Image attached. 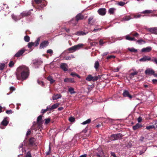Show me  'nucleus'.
I'll return each instance as SVG.
<instances>
[{
	"instance_id": "obj_50",
	"label": "nucleus",
	"mask_w": 157,
	"mask_h": 157,
	"mask_svg": "<svg viewBox=\"0 0 157 157\" xmlns=\"http://www.w3.org/2000/svg\"><path fill=\"white\" fill-rule=\"evenodd\" d=\"M49 151H47L45 153L46 155H49L50 154V153H51V147H50V146H49Z\"/></svg>"
},
{
	"instance_id": "obj_36",
	"label": "nucleus",
	"mask_w": 157,
	"mask_h": 157,
	"mask_svg": "<svg viewBox=\"0 0 157 157\" xmlns=\"http://www.w3.org/2000/svg\"><path fill=\"white\" fill-rule=\"evenodd\" d=\"M47 79L48 81L50 82L51 83H52L54 82L55 81V80H54L52 76H48L47 78Z\"/></svg>"
},
{
	"instance_id": "obj_39",
	"label": "nucleus",
	"mask_w": 157,
	"mask_h": 157,
	"mask_svg": "<svg viewBox=\"0 0 157 157\" xmlns=\"http://www.w3.org/2000/svg\"><path fill=\"white\" fill-rule=\"evenodd\" d=\"M91 121V119H89L86 120V121L83 122L82 123H81L83 125H85L86 124H89Z\"/></svg>"
},
{
	"instance_id": "obj_8",
	"label": "nucleus",
	"mask_w": 157,
	"mask_h": 157,
	"mask_svg": "<svg viewBox=\"0 0 157 157\" xmlns=\"http://www.w3.org/2000/svg\"><path fill=\"white\" fill-rule=\"evenodd\" d=\"M152 57H149L148 56H144L142 58L140 59L139 61L140 62H145L146 61H151Z\"/></svg>"
},
{
	"instance_id": "obj_17",
	"label": "nucleus",
	"mask_w": 157,
	"mask_h": 157,
	"mask_svg": "<svg viewBox=\"0 0 157 157\" xmlns=\"http://www.w3.org/2000/svg\"><path fill=\"white\" fill-rule=\"evenodd\" d=\"M36 139L33 137H31L29 140V144L30 146H33L35 145Z\"/></svg>"
},
{
	"instance_id": "obj_20",
	"label": "nucleus",
	"mask_w": 157,
	"mask_h": 157,
	"mask_svg": "<svg viewBox=\"0 0 157 157\" xmlns=\"http://www.w3.org/2000/svg\"><path fill=\"white\" fill-rule=\"evenodd\" d=\"M88 32H85V31H77L76 33V35L78 36H81L86 35L87 34Z\"/></svg>"
},
{
	"instance_id": "obj_33",
	"label": "nucleus",
	"mask_w": 157,
	"mask_h": 157,
	"mask_svg": "<svg viewBox=\"0 0 157 157\" xmlns=\"http://www.w3.org/2000/svg\"><path fill=\"white\" fill-rule=\"evenodd\" d=\"M59 105V103H56L53 105L52 106L50 107V110H52V109H56L58 107Z\"/></svg>"
},
{
	"instance_id": "obj_5",
	"label": "nucleus",
	"mask_w": 157,
	"mask_h": 157,
	"mask_svg": "<svg viewBox=\"0 0 157 157\" xmlns=\"http://www.w3.org/2000/svg\"><path fill=\"white\" fill-rule=\"evenodd\" d=\"M40 37H38L35 42L33 43L32 42H29L28 44V46L29 48H31L33 46H37L39 44L40 41Z\"/></svg>"
},
{
	"instance_id": "obj_30",
	"label": "nucleus",
	"mask_w": 157,
	"mask_h": 157,
	"mask_svg": "<svg viewBox=\"0 0 157 157\" xmlns=\"http://www.w3.org/2000/svg\"><path fill=\"white\" fill-rule=\"evenodd\" d=\"M31 14V12L30 11L27 12H23L21 13V15L22 17L28 16Z\"/></svg>"
},
{
	"instance_id": "obj_52",
	"label": "nucleus",
	"mask_w": 157,
	"mask_h": 157,
	"mask_svg": "<svg viewBox=\"0 0 157 157\" xmlns=\"http://www.w3.org/2000/svg\"><path fill=\"white\" fill-rule=\"evenodd\" d=\"M25 157H32L30 151H29L27 153Z\"/></svg>"
},
{
	"instance_id": "obj_18",
	"label": "nucleus",
	"mask_w": 157,
	"mask_h": 157,
	"mask_svg": "<svg viewBox=\"0 0 157 157\" xmlns=\"http://www.w3.org/2000/svg\"><path fill=\"white\" fill-rule=\"evenodd\" d=\"M42 117L43 116L40 115L37 118V122L36 123L40 126L42 124Z\"/></svg>"
},
{
	"instance_id": "obj_41",
	"label": "nucleus",
	"mask_w": 157,
	"mask_h": 157,
	"mask_svg": "<svg viewBox=\"0 0 157 157\" xmlns=\"http://www.w3.org/2000/svg\"><path fill=\"white\" fill-rule=\"evenodd\" d=\"M154 128H155V126L154 125H152L147 126L146 127V129L147 130H150Z\"/></svg>"
},
{
	"instance_id": "obj_11",
	"label": "nucleus",
	"mask_w": 157,
	"mask_h": 157,
	"mask_svg": "<svg viewBox=\"0 0 157 157\" xmlns=\"http://www.w3.org/2000/svg\"><path fill=\"white\" fill-rule=\"evenodd\" d=\"M49 42L48 40H44L42 41L40 44V48H43L47 46L49 44Z\"/></svg>"
},
{
	"instance_id": "obj_48",
	"label": "nucleus",
	"mask_w": 157,
	"mask_h": 157,
	"mask_svg": "<svg viewBox=\"0 0 157 157\" xmlns=\"http://www.w3.org/2000/svg\"><path fill=\"white\" fill-rule=\"evenodd\" d=\"M14 63L13 61H10L9 64V66L10 67H12L14 66Z\"/></svg>"
},
{
	"instance_id": "obj_12",
	"label": "nucleus",
	"mask_w": 157,
	"mask_h": 157,
	"mask_svg": "<svg viewBox=\"0 0 157 157\" xmlns=\"http://www.w3.org/2000/svg\"><path fill=\"white\" fill-rule=\"evenodd\" d=\"M98 12L101 15H105L106 13V9L103 8H100L98 10Z\"/></svg>"
},
{
	"instance_id": "obj_29",
	"label": "nucleus",
	"mask_w": 157,
	"mask_h": 157,
	"mask_svg": "<svg viewBox=\"0 0 157 157\" xmlns=\"http://www.w3.org/2000/svg\"><path fill=\"white\" fill-rule=\"evenodd\" d=\"M141 16L142 15L141 14H139L138 13L131 14V16L132 17V19L133 18H140Z\"/></svg>"
},
{
	"instance_id": "obj_14",
	"label": "nucleus",
	"mask_w": 157,
	"mask_h": 157,
	"mask_svg": "<svg viewBox=\"0 0 157 157\" xmlns=\"http://www.w3.org/2000/svg\"><path fill=\"white\" fill-rule=\"evenodd\" d=\"M88 24L91 25H93L95 22V20L94 19V17L91 16L88 19Z\"/></svg>"
},
{
	"instance_id": "obj_26",
	"label": "nucleus",
	"mask_w": 157,
	"mask_h": 157,
	"mask_svg": "<svg viewBox=\"0 0 157 157\" xmlns=\"http://www.w3.org/2000/svg\"><path fill=\"white\" fill-rule=\"evenodd\" d=\"M116 9L114 8H111L109 9L108 13L111 15H113Z\"/></svg>"
},
{
	"instance_id": "obj_45",
	"label": "nucleus",
	"mask_w": 157,
	"mask_h": 157,
	"mask_svg": "<svg viewBox=\"0 0 157 157\" xmlns=\"http://www.w3.org/2000/svg\"><path fill=\"white\" fill-rule=\"evenodd\" d=\"M151 62H154L157 65V58L155 57H152Z\"/></svg>"
},
{
	"instance_id": "obj_58",
	"label": "nucleus",
	"mask_w": 157,
	"mask_h": 157,
	"mask_svg": "<svg viewBox=\"0 0 157 157\" xmlns=\"http://www.w3.org/2000/svg\"><path fill=\"white\" fill-rule=\"evenodd\" d=\"M152 82L153 84H157V79H153L152 80Z\"/></svg>"
},
{
	"instance_id": "obj_56",
	"label": "nucleus",
	"mask_w": 157,
	"mask_h": 157,
	"mask_svg": "<svg viewBox=\"0 0 157 157\" xmlns=\"http://www.w3.org/2000/svg\"><path fill=\"white\" fill-rule=\"evenodd\" d=\"M125 4V3L122 2H120L118 3V5L121 6H123Z\"/></svg>"
},
{
	"instance_id": "obj_44",
	"label": "nucleus",
	"mask_w": 157,
	"mask_h": 157,
	"mask_svg": "<svg viewBox=\"0 0 157 157\" xmlns=\"http://www.w3.org/2000/svg\"><path fill=\"white\" fill-rule=\"evenodd\" d=\"M5 65L4 63H0V70H2L4 68Z\"/></svg>"
},
{
	"instance_id": "obj_2",
	"label": "nucleus",
	"mask_w": 157,
	"mask_h": 157,
	"mask_svg": "<svg viewBox=\"0 0 157 157\" xmlns=\"http://www.w3.org/2000/svg\"><path fill=\"white\" fill-rule=\"evenodd\" d=\"M34 1L36 5H33V6L36 9L40 10L46 5V2L43 1L42 0H34Z\"/></svg>"
},
{
	"instance_id": "obj_43",
	"label": "nucleus",
	"mask_w": 157,
	"mask_h": 157,
	"mask_svg": "<svg viewBox=\"0 0 157 157\" xmlns=\"http://www.w3.org/2000/svg\"><path fill=\"white\" fill-rule=\"evenodd\" d=\"M71 75L72 76H73V77H74L76 76L77 77H78V78H80V76L79 75L76 74V73H75V72L71 73Z\"/></svg>"
},
{
	"instance_id": "obj_49",
	"label": "nucleus",
	"mask_w": 157,
	"mask_h": 157,
	"mask_svg": "<svg viewBox=\"0 0 157 157\" xmlns=\"http://www.w3.org/2000/svg\"><path fill=\"white\" fill-rule=\"evenodd\" d=\"M37 82L41 86H44V83L43 81L39 80H38Z\"/></svg>"
},
{
	"instance_id": "obj_62",
	"label": "nucleus",
	"mask_w": 157,
	"mask_h": 157,
	"mask_svg": "<svg viewBox=\"0 0 157 157\" xmlns=\"http://www.w3.org/2000/svg\"><path fill=\"white\" fill-rule=\"evenodd\" d=\"M137 120L138 122H141L142 121V118L140 117H139L138 118Z\"/></svg>"
},
{
	"instance_id": "obj_40",
	"label": "nucleus",
	"mask_w": 157,
	"mask_h": 157,
	"mask_svg": "<svg viewBox=\"0 0 157 157\" xmlns=\"http://www.w3.org/2000/svg\"><path fill=\"white\" fill-rule=\"evenodd\" d=\"M99 63L98 61H96L94 63V67L96 70H97L99 67Z\"/></svg>"
},
{
	"instance_id": "obj_63",
	"label": "nucleus",
	"mask_w": 157,
	"mask_h": 157,
	"mask_svg": "<svg viewBox=\"0 0 157 157\" xmlns=\"http://www.w3.org/2000/svg\"><path fill=\"white\" fill-rule=\"evenodd\" d=\"M10 91H13L15 90V88L13 86H12L10 87Z\"/></svg>"
},
{
	"instance_id": "obj_54",
	"label": "nucleus",
	"mask_w": 157,
	"mask_h": 157,
	"mask_svg": "<svg viewBox=\"0 0 157 157\" xmlns=\"http://www.w3.org/2000/svg\"><path fill=\"white\" fill-rule=\"evenodd\" d=\"M98 76H95L94 77H93V82H95L97 81L98 79Z\"/></svg>"
},
{
	"instance_id": "obj_9",
	"label": "nucleus",
	"mask_w": 157,
	"mask_h": 157,
	"mask_svg": "<svg viewBox=\"0 0 157 157\" xmlns=\"http://www.w3.org/2000/svg\"><path fill=\"white\" fill-rule=\"evenodd\" d=\"M122 95L124 97H128L129 99L131 100L132 98V96L129 93L128 91L127 90H124L123 94Z\"/></svg>"
},
{
	"instance_id": "obj_60",
	"label": "nucleus",
	"mask_w": 157,
	"mask_h": 157,
	"mask_svg": "<svg viewBox=\"0 0 157 157\" xmlns=\"http://www.w3.org/2000/svg\"><path fill=\"white\" fill-rule=\"evenodd\" d=\"M115 56H114L111 55V56H108L107 59H110L111 58H115Z\"/></svg>"
},
{
	"instance_id": "obj_59",
	"label": "nucleus",
	"mask_w": 157,
	"mask_h": 157,
	"mask_svg": "<svg viewBox=\"0 0 157 157\" xmlns=\"http://www.w3.org/2000/svg\"><path fill=\"white\" fill-rule=\"evenodd\" d=\"M153 125H154L155 126V128L157 127V120H156L153 121Z\"/></svg>"
},
{
	"instance_id": "obj_64",
	"label": "nucleus",
	"mask_w": 157,
	"mask_h": 157,
	"mask_svg": "<svg viewBox=\"0 0 157 157\" xmlns=\"http://www.w3.org/2000/svg\"><path fill=\"white\" fill-rule=\"evenodd\" d=\"M99 42L100 45H102L104 43L103 40L102 39H100V40Z\"/></svg>"
},
{
	"instance_id": "obj_22",
	"label": "nucleus",
	"mask_w": 157,
	"mask_h": 157,
	"mask_svg": "<svg viewBox=\"0 0 157 157\" xmlns=\"http://www.w3.org/2000/svg\"><path fill=\"white\" fill-rule=\"evenodd\" d=\"M138 73V72L137 71H134V72L131 73L129 74L128 76V78H130V79H132L133 77H134L135 75H137Z\"/></svg>"
},
{
	"instance_id": "obj_7",
	"label": "nucleus",
	"mask_w": 157,
	"mask_h": 157,
	"mask_svg": "<svg viewBox=\"0 0 157 157\" xmlns=\"http://www.w3.org/2000/svg\"><path fill=\"white\" fill-rule=\"evenodd\" d=\"M26 49L25 48H22L19 50L14 55V56L17 58L20 57L26 51Z\"/></svg>"
},
{
	"instance_id": "obj_28",
	"label": "nucleus",
	"mask_w": 157,
	"mask_h": 157,
	"mask_svg": "<svg viewBox=\"0 0 157 157\" xmlns=\"http://www.w3.org/2000/svg\"><path fill=\"white\" fill-rule=\"evenodd\" d=\"M142 127V126L139 123L137 124L136 125L133 127V129L134 130H135L137 129Z\"/></svg>"
},
{
	"instance_id": "obj_47",
	"label": "nucleus",
	"mask_w": 157,
	"mask_h": 157,
	"mask_svg": "<svg viewBox=\"0 0 157 157\" xmlns=\"http://www.w3.org/2000/svg\"><path fill=\"white\" fill-rule=\"evenodd\" d=\"M41 63V62H40V61H38V60H35V61L33 63V64H34V65H40Z\"/></svg>"
},
{
	"instance_id": "obj_37",
	"label": "nucleus",
	"mask_w": 157,
	"mask_h": 157,
	"mask_svg": "<svg viewBox=\"0 0 157 157\" xmlns=\"http://www.w3.org/2000/svg\"><path fill=\"white\" fill-rule=\"evenodd\" d=\"M68 91L71 94L75 93V92L74 91V89L72 87L69 88H68Z\"/></svg>"
},
{
	"instance_id": "obj_53",
	"label": "nucleus",
	"mask_w": 157,
	"mask_h": 157,
	"mask_svg": "<svg viewBox=\"0 0 157 157\" xmlns=\"http://www.w3.org/2000/svg\"><path fill=\"white\" fill-rule=\"evenodd\" d=\"M69 121L71 122H73L75 121V118L73 117H71L69 118Z\"/></svg>"
},
{
	"instance_id": "obj_34",
	"label": "nucleus",
	"mask_w": 157,
	"mask_h": 157,
	"mask_svg": "<svg viewBox=\"0 0 157 157\" xmlns=\"http://www.w3.org/2000/svg\"><path fill=\"white\" fill-rule=\"evenodd\" d=\"M153 12V11L151 10H146L141 12V13L143 14H146L152 13Z\"/></svg>"
},
{
	"instance_id": "obj_61",
	"label": "nucleus",
	"mask_w": 157,
	"mask_h": 157,
	"mask_svg": "<svg viewBox=\"0 0 157 157\" xmlns=\"http://www.w3.org/2000/svg\"><path fill=\"white\" fill-rule=\"evenodd\" d=\"M31 131L30 129H28L26 133V135L27 136H28L31 134Z\"/></svg>"
},
{
	"instance_id": "obj_16",
	"label": "nucleus",
	"mask_w": 157,
	"mask_h": 157,
	"mask_svg": "<svg viewBox=\"0 0 157 157\" xmlns=\"http://www.w3.org/2000/svg\"><path fill=\"white\" fill-rule=\"evenodd\" d=\"M152 49L151 47H147L142 49L141 52H150Z\"/></svg>"
},
{
	"instance_id": "obj_21",
	"label": "nucleus",
	"mask_w": 157,
	"mask_h": 157,
	"mask_svg": "<svg viewBox=\"0 0 157 157\" xmlns=\"http://www.w3.org/2000/svg\"><path fill=\"white\" fill-rule=\"evenodd\" d=\"M149 31L150 32L154 34H157V28H149L148 29Z\"/></svg>"
},
{
	"instance_id": "obj_27",
	"label": "nucleus",
	"mask_w": 157,
	"mask_h": 157,
	"mask_svg": "<svg viewBox=\"0 0 157 157\" xmlns=\"http://www.w3.org/2000/svg\"><path fill=\"white\" fill-rule=\"evenodd\" d=\"M61 95L60 94H57L53 96L52 98L53 100H55L61 98Z\"/></svg>"
},
{
	"instance_id": "obj_46",
	"label": "nucleus",
	"mask_w": 157,
	"mask_h": 157,
	"mask_svg": "<svg viewBox=\"0 0 157 157\" xmlns=\"http://www.w3.org/2000/svg\"><path fill=\"white\" fill-rule=\"evenodd\" d=\"M12 17L15 21H17L19 19L17 16L13 14L12 15Z\"/></svg>"
},
{
	"instance_id": "obj_15",
	"label": "nucleus",
	"mask_w": 157,
	"mask_h": 157,
	"mask_svg": "<svg viewBox=\"0 0 157 157\" xmlns=\"http://www.w3.org/2000/svg\"><path fill=\"white\" fill-rule=\"evenodd\" d=\"M60 67L64 71H67L68 66L67 64L64 63H62L60 65Z\"/></svg>"
},
{
	"instance_id": "obj_51",
	"label": "nucleus",
	"mask_w": 157,
	"mask_h": 157,
	"mask_svg": "<svg viewBox=\"0 0 157 157\" xmlns=\"http://www.w3.org/2000/svg\"><path fill=\"white\" fill-rule=\"evenodd\" d=\"M45 123L46 124H48L50 121V118H48L46 119L45 120Z\"/></svg>"
},
{
	"instance_id": "obj_19",
	"label": "nucleus",
	"mask_w": 157,
	"mask_h": 157,
	"mask_svg": "<svg viewBox=\"0 0 157 157\" xmlns=\"http://www.w3.org/2000/svg\"><path fill=\"white\" fill-rule=\"evenodd\" d=\"M8 117H5L1 123V124L4 126H6L9 123V121H7V119L8 118Z\"/></svg>"
},
{
	"instance_id": "obj_10",
	"label": "nucleus",
	"mask_w": 157,
	"mask_h": 157,
	"mask_svg": "<svg viewBox=\"0 0 157 157\" xmlns=\"http://www.w3.org/2000/svg\"><path fill=\"white\" fill-rule=\"evenodd\" d=\"M145 73L147 75H153L154 76L155 71L152 69L150 68L147 69L145 71Z\"/></svg>"
},
{
	"instance_id": "obj_4",
	"label": "nucleus",
	"mask_w": 157,
	"mask_h": 157,
	"mask_svg": "<svg viewBox=\"0 0 157 157\" xmlns=\"http://www.w3.org/2000/svg\"><path fill=\"white\" fill-rule=\"evenodd\" d=\"M94 154L97 157H104L103 151L101 148H98L94 151Z\"/></svg>"
},
{
	"instance_id": "obj_13",
	"label": "nucleus",
	"mask_w": 157,
	"mask_h": 157,
	"mask_svg": "<svg viewBox=\"0 0 157 157\" xmlns=\"http://www.w3.org/2000/svg\"><path fill=\"white\" fill-rule=\"evenodd\" d=\"M84 16L81 13H78L75 17V20L77 22L80 20H82L84 19Z\"/></svg>"
},
{
	"instance_id": "obj_6",
	"label": "nucleus",
	"mask_w": 157,
	"mask_h": 157,
	"mask_svg": "<svg viewBox=\"0 0 157 157\" xmlns=\"http://www.w3.org/2000/svg\"><path fill=\"white\" fill-rule=\"evenodd\" d=\"M122 136L120 133H118L115 134H113L111 136L110 139L111 140H114L117 139H120L122 138Z\"/></svg>"
},
{
	"instance_id": "obj_24",
	"label": "nucleus",
	"mask_w": 157,
	"mask_h": 157,
	"mask_svg": "<svg viewBox=\"0 0 157 157\" xmlns=\"http://www.w3.org/2000/svg\"><path fill=\"white\" fill-rule=\"evenodd\" d=\"M125 39L127 40L130 41H136V40L133 37H131L128 35H127L125 36Z\"/></svg>"
},
{
	"instance_id": "obj_31",
	"label": "nucleus",
	"mask_w": 157,
	"mask_h": 157,
	"mask_svg": "<svg viewBox=\"0 0 157 157\" xmlns=\"http://www.w3.org/2000/svg\"><path fill=\"white\" fill-rule=\"evenodd\" d=\"M130 35L132 36H134L138 38H139V34L136 32H133L130 33Z\"/></svg>"
},
{
	"instance_id": "obj_38",
	"label": "nucleus",
	"mask_w": 157,
	"mask_h": 157,
	"mask_svg": "<svg viewBox=\"0 0 157 157\" xmlns=\"http://www.w3.org/2000/svg\"><path fill=\"white\" fill-rule=\"evenodd\" d=\"M128 51H130L131 52H137V50L134 48H128Z\"/></svg>"
},
{
	"instance_id": "obj_42",
	"label": "nucleus",
	"mask_w": 157,
	"mask_h": 157,
	"mask_svg": "<svg viewBox=\"0 0 157 157\" xmlns=\"http://www.w3.org/2000/svg\"><path fill=\"white\" fill-rule=\"evenodd\" d=\"M25 41L27 42H29L30 40V37L28 36H26L24 37Z\"/></svg>"
},
{
	"instance_id": "obj_1",
	"label": "nucleus",
	"mask_w": 157,
	"mask_h": 157,
	"mask_svg": "<svg viewBox=\"0 0 157 157\" xmlns=\"http://www.w3.org/2000/svg\"><path fill=\"white\" fill-rule=\"evenodd\" d=\"M29 73L28 67L21 66L17 68L15 74L17 79L23 81L28 78Z\"/></svg>"
},
{
	"instance_id": "obj_3",
	"label": "nucleus",
	"mask_w": 157,
	"mask_h": 157,
	"mask_svg": "<svg viewBox=\"0 0 157 157\" xmlns=\"http://www.w3.org/2000/svg\"><path fill=\"white\" fill-rule=\"evenodd\" d=\"M83 44H78L76 45L73 46L67 49V51L70 53L73 52L79 49L80 48L82 47Z\"/></svg>"
},
{
	"instance_id": "obj_25",
	"label": "nucleus",
	"mask_w": 157,
	"mask_h": 157,
	"mask_svg": "<svg viewBox=\"0 0 157 157\" xmlns=\"http://www.w3.org/2000/svg\"><path fill=\"white\" fill-rule=\"evenodd\" d=\"M64 82H71V83H74L75 81L73 78H66L64 79Z\"/></svg>"
},
{
	"instance_id": "obj_35",
	"label": "nucleus",
	"mask_w": 157,
	"mask_h": 157,
	"mask_svg": "<svg viewBox=\"0 0 157 157\" xmlns=\"http://www.w3.org/2000/svg\"><path fill=\"white\" fill-rule=\"evenodd\" d=\"M136 42L138 43L139 44H142V43L144 44L146 43V41L142 39H140L137 40L136 41Z\"/></svg>"
},
{
	"instance_id": "obj_57",
	"label": "nucleus",
	"mask_w": 157,
	"mask_h": 157,
	"mask_svg": "<svg viewBox=\"0 0 157 157\" xmlns=\"http://www.w3.org/2000/svg\"><path fill=\"white\" fill-rule=\"evenodd\" d=\"M6 113L8 114H10L13 113V112L12 111L11 109L9 110H7L6 111Z\"/></svg>"
},
{
	"instance_id": "obj_23",
	"label": "nucleus",
	"mask_w": 157,
	"mask_h": 157,
	"mask_svg": "<svg viewBox=\"0 0 157 157\" xmlns=\"http://www.w3.org/2000/svg\"><path fill=\"white\" fill-rule=\"evenodd\" d=\"M132 19V17L131 16V14L129 16H126L124 17L122 19L123 21H128L131 19Z\"/></svg>"
},
{
	"instance_id": "obj_32",
	"label": "nucleus",
	"mask_w": 157,
	"mask_h": 157,
	"mask_svg": "<svg viewBox=\"0 0 157 157\" xmlns=\"http://www.w3.org/2000/svg\"><path fill=\"white\" fill-rule=\"evenodd\" d=\"M93 77L91 75H89L86 78V80L88 81H93Z\"/></svg>"
},
{
	"instance_id": "obj_55",
	"label": "nucleus",
	"mask_w": 157,
	"mask_h": 157,
	"mask_svg": "<svg viewBox=\"0 0 157 157\" xmlns=\"http://www.w3.org/2000/svg\"><path fill=\"white\" fill-rule=\"evenodd\" d=\"M53 52V51L52 49H48L47 51V53L49 54H52Z\"/></svg>"
}]
</instances>
